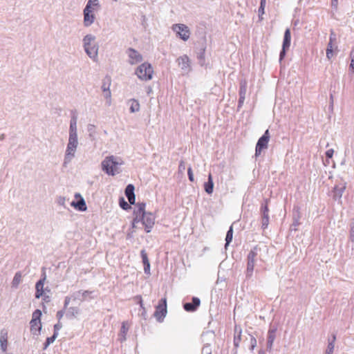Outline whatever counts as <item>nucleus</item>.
Segmentation results:
<instances>
[{"mask_svg":"<svg viewBox=\"0 0 354 354\" xmlns=\"http://www.w3.org/2000/svg\"><path fill=\"white\" fill-rule=\"evenodd\" d=\"M200 299L196 297H193L191 302H186L183 304V308L187 312H195L200 306Z\"/></svg>","mask_w":354,"mask_h":354,"instance_id":"nucleus-13","label":"nucleus"},{"mask_svg":"<svg viewBox=\"0 0 354 354\" xmlns=\"http://www.w3.org/2000/svg\"><path fill=\"white\" fill-rule=\"evenodd\" d=\"M144 271L145 274L150 273V263L144 264Z\"/></svg>","mask_w":354,"mask_h":354,"instance_id":"nucleus-57","label":"nucleus"},{"mask_svg":"<svg viewBox=\"0 0 354 354\" xmlns=\"http://www.w3.org/2000/svg\"><path fill=\"white\" fill-rule=\"evenodd\" d=\"M135 187L132 184H129L125 189L124 194L127 199H136V195L134 193Z\"/></svg>","mask_w":354,"mask_h":354,"instance_id":"nucleus-22","label":"nucleus"},{"mask_svg":"<svg viewBox=\"0 0 354 354\" xmlns=\"http://www.w3.org/2000/svg\"><path fill=\"white\" fill-rule=\"evenodd\" d=\"M204 189L207 194H212L213 192L214 183L211 174L208 176L207 181L204 183Z\"/></svg>","mask_w":354,"mask_h":354,"instance_id":"nucleus-24","label":"nucleus"},{"mask_svg":"<svg viewBox=\"0 0 354 354\" xmlns=\"http://www.w3.org/2000/svg\"><path fill=\"white\" fill-rule=\"evenodd\" d=\"M98 4V0H89L86 6H89V8L91 9V6H97Z\"/></svg>","mask_w":354,"mask_h":354,"instance_id":"nucleus-49","label":"nucleus"},{"mask_svg":"<svg viewBox=\"0 0 354 354\" xmlns=\"http://www.w3.org/2000/svg\"><path fill=\"white\" fill-rule=\"evenodd\" d=\"M291 41V32L290 28H286L284 32L283 39L282 43V48L279 53V62L285 58L286 52L289 49Z\"/></svg>","mask_w":354,"mask_h":354,"instance_id":"nucleus-9","label":"nucleus"},{"mask_svg":"<svg viewBox=\"0 0 354 354\" xmlns=\"http://www.w3.org/2000/svg\"><path fill=\"white\" fill-rule=\"evenodd\" d=\"M131 106L129 108L131 113L138 112L140 110V104L138 100L135 99L130 100Z\"/></svg>","mask_w":354,"mask_h":354,"instance_id":"nucleus-31","label":"nucleus"},{"mask_svg":"<svg viewBox=\"0 0 354 354\" xmlns=\"http://www.w3.org/2000/svg\"><path fill=\"white\" fill-rule=\"evenodd\" d=\"M270 132L269 130L267 129L263 136L260 137L257 141V143L256 145L255 148V156L257 157L261 155V151L263 149H266L268 148V144L270 140Z\"/></svg>","mask_w":354,"mask_h":354,"instance_id":"nucleus-8","label":"nucleus"},{"mask_svg":"<svg viewBox=\"0 0 354 354\" xmlns=\"http://www.w3.org/2000/svg\"><path fill=\"white\" fill-rule=\"evenodd\" d=\"M268 201H266L264 203L261 204L260 207V214L261 218V228L265 230L268 227L270 221L269 217V208H268Z\"/></svg>","mask_w":354,"mask_h":354,"instance_id":"nucleus-10","label":"nucleus"},{"mask_svg":"<svg viewBox=\"0 0 354 354\" xmlns=\"http://www.w3.org/2000/svg\"><path fill=\"white\" fill-rule=\"evenodd\" d=\"M129 57V63L131 65H134L142 61L143 57L142 55L133 48H129L126 51Z\"/></svg>","mask_w":354,"mask_h":354,"instance_id":"nucleus-11","label":"nucleus"},{"mask_svg":"<svg viewBox=\"0 0 354 354\" xmlns=\"http://www.w3.org/2000/svg\"><path fill=\"white\" fill-rule=\"evenodd\" d=\"M95 19V16L92 14L91 9L89 8V6H86L84 9V23L85 26H91Z\"/></svg>","mask_w":354,"mask_h":354,"instance_id":"nucleus-14","label":"nucleus"},{"mask_svg":"<svg viewBox=\"0 0 354 354\" xmlns=\"http://www.w3.org/2000/svg\"><path fill=\"white\" fill-rule=\"evenodd\" d=\"M300 208L297 205H295L293 207V212H292V219H297L300 220L301 218V214H300Z\"/></svg>","mask_w":354,"mask_h":354,"instance_id":"nucleus-36","label":"nucleus"},{"mask_svg":"<svg viewBox=\"0 0 354 354\" xmlns=\"http://www.w3.org/2000/svg\"><path fill=\"white\" fill-rule=\"evenodd\" d=\"M346 189L344 185H339L334 187L333 199H340L342 197V194Z\"/></svg>","mask_w":354,"mask_h":354,"instance_id":"nucleus-21","label":"nucleus"},{"mask_svg":"<svg viewBox=\"0 0 354 354\" xmlns=\"http://www.w3.org/2000/svg\"><path fill=\"white\" fill-rule=\"evenodd\" d=\"M66 309V317L69 319L75 318L80 313V310L78 307H70Z\"/></svg>","mask_w":354,"mask_h":354,"instance_id":"nucleus-19","label":"nucleus"},{"mask_svg":"<svg viewBox=\"0 0 354 354\" xmlns=\"http://www.w3.org/2000/svg\"><path fill=\"white\" fill-rule=\"evenodd\" d=\"M76 149H77L75 147H68L67 145L66 153H65V156H64V166H66L68 163H69L71 161V160L73 158V157L75 156V153Z\"/></svg>","mask_w":354,"mask_h":354,"instance_id":"nucleus-17","label":"nucleus"},{"mask_svg":"<svg viewBox=\"0 0 354 354\" xmlns=\"http://www.w3.org/2000/svg\"><path fill=\"white\" fill-rule=\"evenodd\" d=\"M265 7H266V3H260V6H259V10H258L259 18H261V16L264 14Z\"/></svg>","mask_w":354,"mask_h":354,"instance_id":"nucleus-44","label":"nucleus"},{"mask_svg":"<svg viewBox=\"0 0 354 354\" xmlns=\"http://www.w3.org/2000/svg\"><path fill=\"white\" fill-rule=\"evenodd\" d=\"M71 206L80 212H85L87 209L86 201H71Z\"/></svg>","mask_w":354,"mask_h":354,"instance_id":"nucleus-18","label":"nucleus"},{"mask_svg":"<svg viewBox=\"0 0 354 354\" xmlns=\"http://www.w3.org/2000/svg\"><path fill=\"white\" fill-rule=\"evenodd\" d=\"M21 277H22V275H21V272H17L15 273V274L13 277L12 281V288H17L18 287L19 284L21 281Z\"/></svg>","mask_w":354,"mask_h":354,"instance_id":"nucleus-30","label":"nucleus"},{"mask_svg":"<svg viewBox=\"0 0 354 354\" xmlns=\"http://www.w3.org/2000/svg\"><path fill=\"white\" fill-rule=\"evenodd\" d=\"M334 150L333 149H330L327 150L325 153L326 157L328 159L331 158L333 156Z\"/></svg>","mask_w":354,"mask_h":354,"instance_id":"nucleus-54","label":"nucleus"},{"mask_svg":"<svg viewBox=\"0 0 354 354\" xmlns=\"http://www.w3.org/2000/svg\"><path fill=\"white\" fill-rule=\"evenodd\" d=\"M178 169L180 171H183L185 169V163L183 160H181L180 162V164H179V166H178Z\"/></svg>","mask_w":354,"mask_h":354,"instance_id":"nucleus-58","label":"nucleus"},{"mask_svg":"<svg viewBox=\"0 0 354 354\" xmlns=\"http://www.w3.org/2000/svg\"><path fill=\"white\" fill-rule=\"evenodd\" d=\"M111 77L109 76H106L103 80H102V91L109 90L110 88L111 85Z\"/></svg>","mask_w":354,"mask_h":354,"instance_id":"nucleus-32","label":"nucleus"},{"mask_svg":"<svg viewBox=\"0 0 354 354\" xmlns=\"http://www.w3.org/2000/svg\"><path fill=\"white\" fill-rule=\"evenodd\" d=\"M338 0H331V6L335 10L337 9Z\"/></svg>","mask_w":354,"mask_h":354,"instance_id":"nucleus-62","label":"nucleus"},{"mask_svg":"<svg viewBox=\"0 0 354 354\" xmlns=\"http://www.w3.org/2000/svg\"><path fill=\"white\" fill-rule=\"evenodd\" d=\"M58 335L53 333V335L51 336V337H48L46 338V341L49 343V344H52L54 342V341L56 339V338L57 337Z\"/></svg>","mask_w":354,"mask_h":354,"instance_id":"nucleus-50","label":"nucleus"},{"mask_svg":"<svg viewBox=\"0 0 354 354\" xmlns=\"http://www.w3.org/2000/svg\"><path fill=\"white\" fill-rule=\"evenodd\" d=\"M212 349L209 345H205L202 348V354H211Z\"/></svg>","mask_w":354,"mask_h":354,"instance_id":"nucleus-42","label":"nucleus"},{"mask_svg":"<svg viewBox=\"0 0 354 354\" xmlns=\"http://www.w3.org/2000/svg\"><path fill=\"white\" fill-rule=\"evenodd\" d=\"M205 47H203L197 53L198 62L201 66H203L205 64Z\"/></svg>","mask_w":354,"mask_h":354,"instance_id":"nucleus-26","label":"nucleus"},{"mask_svg":"<svg viewBox=\"0 0 354 354\" xmlns=\"http://www.w3.org/2000/svg\"><path fill=\"white\" fill-rule=\"evenodd\" d=\"M334 347L335 344H332V342H328L325 354H333Z\"/></svg>","mask_w":354,"mask_h":354,"instance_id":"nucleus-40","label":"nucleus"},{"mask_svg":"<svg viewBox=\"0 0 354 354\" xmlns=\"http://www.w3.org/2000/svg\"><path fill=\"white\" fill-rule=\"evenodd\" d=\"M256 346H257V339L254 336L251 335L250 350L253 351Z\"/></svg>","mask_w":354,"mask_h":354,"instance_id":"nucleus-41","label":"nucleus"},{"mask_svg":"<svg viewBox=\"0 0 354 354\" xmlns=\"http://www.w3.org/2000/svg\"><path fill=\"white\" fill-rule=\"evenodd\" d=\"M87 131L89 133V137H93V133L95 132V126L94 124H89L87 126Z\"/></svg>","mask_w":354,"mask_h":354,"instance_id":"nucleus-39","label":"nucleus"},{"mask_svg":"<svg viewBox=\"0 0 354 354\" xmlns=\"http://www.w3.org/2000/svg\"><path fill=\"white\" fill-rule=\"evenodd\" d=\"M329 40L334 41H336V34L335 33V32L333 30H330Z\"/></svg>","mask_w":354,"mask_h":354,"instance_id":"nucleus-60","label":"nucleus"},{"mask_svg":"<svg viewBox=\"0 0 354 354\" xmlns=\"http://www.w3.org/2000/svg\"><path fill=\"white\" fill-rule=\"evenodd\" d=\"M140 256L142 258L143 265L149 263L148 256H147V254L145 250H142L140 251Z\"/></svg>","mask_w":354,"mask_h":354,"instance_id":"nucleus-38","label":"nucleus"},{"mask_svg":"<svg viewBox=\"0 0 354 354\" xmlns=\"http://www.w3.org/2000/svg\"><path fill=\"white\" fill-rule=\"evenodd\" d=\"M179 66L185 72H188L190 69L189 59L187 55H183L178 58L177 59Z\"/></svg>","mask_w":354,"mask_h":354,"instance_id":"nucleus-15","label":"nucleus"},{"mask_svg":"<svg viewBox=\"0 0 354 354\" xmlns=\"http://www.w3.org/2000/svg\"><path fill=\"white\" fill-rule=\"evenodd\" d=\"M71 298L69 297H66L64 299V309L68 308V306L70 303Z\"/></svg>","mask_w":354,"mask_h":354,"instance_id":"nucleus-59","label":"nucleus"},{"mask_svg":"<svg viewBox=\"0 0 354 354\" xmlns=\"http://www.w3.org/2000/svg\"><path fill=\"white\" fill-rule=\"evenodd\" d=\"M247 92V82L245 80H242L240 82V86H239V97H241L242 98H245V95Z\"/></svg>","mask_w":354,"mask_h":354,"instance_id":"nucleus-28","label":"nucleus"},{"mask_svg":"<svg viewBox=\"0 0 354 354\" xmlns=\"http://www.w3.org/2000/svg\"><path fill=\"white\" fill-rule=\"evenodd\" d=\"M234 332L238 333V334L237 335H235L234 337V346L235 348H238L239 346L240 342L241 341L242 330L240 326L235 325Z\"/></svg>","mask_w":354,"mask_h":354,"instance_id":"nucleus-23","label":"nucleus"},{"mask_svg":"<svg viewBox=\"0 0 354 354\" xmlns=\"http://www.w3.org/2000/svg\"><path fill=\"white\" fill-rule=\"evenodd\" d=\"M69 131H77V116L75 115L71 119Z\"/></svg>","mask_w":354,"mask_h":354,"instance_id":"nucleus-34","label":"nucleus"},{"mask_svg":"<svg viewBox=\"0 0 354 354\" xmlns=\"http://www.w3.org/2000/svg\"><path fill=\"white\" fill-rule=\"evenodd\" d=\"M122 164V161L120 158L113 156H107L102 162V169L108 175L115 176L120 173L118 166Z\"/></svg>","mask_w":354,"mask_h":354,"instance_id":"nucleus-2","label":"nucleus"},{"mask_svg":"<svg viewBox=\"0 0 354 354\" xmlns=\"http://www.w3.org/2000/svg\"><path fill=\"white\" fill-rule=\"evenodd\" d=\"M135 205L134 209H137L138 203H136V201H119L120 207L124 210L131 209V205Z\"/></svg>","mask_w":354,"mask_h":354,"instance_id":"nucleus-20","label":"nucleus"},{"mask_svg":"<svg viewBox=\"0 0 354 354\" xmlns=\"http://www.w3.org/2000/svg\"><path fill=\"white\" fill-rule=\"evenodd\" d=\"M0 346L3 352L7 351L8 347V331L5 328L0 332Z\"/></svg>","mask_w":354,"mask_h":354,"instance_id":"nucleus-16","label":"nucleus"},{"mask_svg":"<svg viewBox=\"0 0 354 354\" xmlns=\"http://www.w3.org/2000/svg\"><path fill=\"white\" fill-rule=\"evenodd\" d=\"M292 224L291 225V230H297L296 227L300 225L299 220L292 219Z\"/></svg>","mask_w":354,"mask_h":354,"instance_id":"nucleus-46","label":"nucleus"},{"mask_svg":"<svg viewBox=\"0 0 354 354\" xmlns=\"http://www.w3.org/2000/svg\"><path fill=\"white\" fill-rule=\"evenodd\" d=\"M95 37L93 35H86L84 39V48L87 55L94 59L97 55L98 47L95 44Z\"/></svg>","mask_w":354,"mask_h":354,"instance_id":"nucleus-4","label":"nucleus"},{"mask_svg":"<svg viewBox=\"0 0 354 354\" xmlns=\"http://www.w3.org/2000/svg\"><path fill=\"white\" fill-rule=\"evenodd\" d=\"M232 238H233V225H232L227 233H226V236H225V248L230 245V243L232 242Z\"/></svg>","mask_w":354,"mask_h":354,"instance_id":"nucleus-29","label":"nucleus"},{"mask_svg":"<svg viewBox=\"0 0 354 354\" xmlns=\"http://www.w3.org/2000/svg\"><path fill=\"white\" fill-rule=\"evenodd\" d=\"M93 293V291H89V290H84V291H82V299H81V301H85L86 299H93V297L91 296V295Z\"/></svg>","mask_w":354,"mask_h":354,"instance_id":"nucleus-35","label":"nucleus"},{"mask_svg":"<svg viewBox=\"0 0 354 354\" xmlns=\"http://www.w3.org/2000/svg\"><path fill=\"white\" fill-rule=\"evenodd\" d=\"M276 332H277V328L276 327H270L268 335H267V341L273 342L276 338Z\"/></svg>","mask_w":354,"mask_h":354,"instance_id":"nucleus-27","label":"nucleus"},{"mask_svg":"<svg viewBox=\"0 0 354 354\" xmlns=\"http://www.w3.org/2000/svg\"><path fill=\"white\" fill-rule=\"evenodd\" d=\"M167 313V298L163 297L159 300L158 305L156 306V310L153 316L158 322H163Z\"/></svg>","mask_w":354,"mask_h":354,"instance_id":"nucleus-7","label":"nucleus"},{"mask_svg":"<svg viewBox=\"0 0 354 354\" xmlns=\"http://www.w3.org/2000/svg\"><path fill=\"white\" fill-rule=\"evenodd\" d=\"M46 279V272H45V268H43L41 278L35 284V289L44 290V282H45Z\"/></svg>","mask_w":354,"mask_h":354,"instance_id":"nucleus-25","label":"nucleus"},{"mask_svg":"<svg viewBox=\"0 0 354 354\" xmlns=\"http://www.w3.org/2000/svg\"><path fill=\"white\" fill-rule=\"evenodd\" d=\"M134 299L138 300V304L140 305V309L145 308L143 305V301L140 295L136 296Z\"/></svg>","mask_w":354,"mask_h":354,"instance_id":"nucleus-51","label":"nucleus"},{"mask_svg":"<svg viewBox=\"0 0 354 354\" xmlns=\"http://www.w3.org/2000/svg\"><path fill=\"white\" fill-rule=\"evenodd\" d=\"M145 203H138L137 209L133 210L134 217L132 221V226L134 227L136 223L142 222L145 232L149 233L154 225V216L151 213L145 211Z\"/></svg>","mask_w":354,"mask_h":354,"instance_id":"nucleus-1","label":"nucleus"},{"mask_svg":"<svg viewBox=\"0 0 354 354\" xmlns=\"http://www.w3.org/2000/svg\"><path fill=\"white\" fill-rule=\"evenodd\" d=\"M64 313H65V309H62L61 310H59L57 314H56V317L58 319L59 322H60V319L63 317L64 315Z\"/></svg>","mask_w":354,"mask_h":354,"instance_id":"nucleus-52","label":"nucleus"},{"mask_svg":"<svg viewBox=\"0 0 354 354\" xmlns=\"http://www.w3.org/2000/svg\"><path fill=\"white\" fill-rule=\"evenodd\" d=\"M41 311L39 309H36L32 313V319L30 322V333L33 335L38 336L40 334V331L42 327L41 322Z\"/></svg>","mask_w":354,"mask_h":354,"instance_id":"nucleus-6","label":"nucleus"},{"mask_svg":"<svg viewBox=\"0 0 354 354\" xmlns=\"http://www.w3.org/2000/svg\"><path fill=\"white\" fill-rule=\"evenodd\" d=\"M174 30L178 35L179 37L183 41H187L189 38V30L184 24H176L174 26Z\"/></svg>","mask_w":354,"mask_h":354,"instance_id":"nucleus-12","label":"nucleus"},{"mask_svg":"<svg viewBox=\"0 0 354 354\" xmlns=\"http://www.w3.org/2000/svg\"><path fill=\"white\" fill-rule=\"evenodd\" d=\"M128 330H129V328H128V327L126 326L125 323L122 322V326L120 328V335L122 336V337H120L121 342L126 340V335L128 332Z\"/></svg>","mask_w":354,"mask_h":354,"instance_id":"nucleus-33","label":"nucleus"},{"mask_svg":"<svg viewBox=\"0 0 354 354\" xmlns=\"http://www.w3.org/2000/svg\"><path fill=\"white\" fill-rule=\"evenodd\" d=\"M349 70L353 73H354V60H351Z\"/></svg>","mask_w":354,"mask_h":354,"instance_id":"nucleus-64","label":"nucleus"},{"mask_svg":"<svg viewBox=\"0 0 354 354\" xmlns=\"http://www.w3.org/2000/svg\"><path fill=\"white\" fill-rule=\"evenodd\" d=\"M187 175H188V178L189 180L191 181V182H194V174H193V171H192V167H189L187 169Z\"/></svg>","mask_w":354,"mask_h":354,"instance_id":"nucleus-45","label":"nucleus"},{"mask_svg":"<svg viewBox=\"0 0 354 354\" xmlns=\"http://www.w3.org/2000/svg\"><path fill=\"white\" fill-rule=\"evenodd\" d=\"M103 94H104V97L106 99H109V98H111V93L110 88H109V90L104 91H103Z\"/></svg>","mask_w":354,"mask_h":354,"instance_id":"nucleus-56","label":"nucleus"},{"mask_svg":"<svg viewBox=\"0 0 354 354\" xmlns=\"http://www.w3.org/2000/svg\"><path fill=\"white\" fill-rule=\"evenodd\" d=\"M245 98H242L241 97H239V101H238V109H240L243 103H244Z\"/></svg>","mask_w":354,"mask_h":354,"instance_id":"nucleus-61","label":"nucleus"},{"mask_svg":"<svg viewBox=\"0 0 354 354\" xmlns=\"http://www.w3.org/2000/svg\"><path fill=\"white\" fill-rule=\"evenodd\" d=\"M68 140H77V131H69Z\"/></svg>","mask_w":354,"mask_h":354,"instance_id":"nucleus-48","label":"nucleus"},{"mask_svg":"<svg viewBox=\"0 0 354 354\" xmlns=\"http://www.w3.org/2000/svg\"><path fill=\"white\" fill-rule=\"evenodd\" d=\"M35 290H36L35 295V298L39 299L43 296L44 290H39V289H35Z\"/></svg>","mask_w":354,"mask_h":354,"instance_id":"nucleus-53","label":"nucleus"},{"mask_svg":"<svg viewBox=\"0 0 354 354\" xmlns=\"http://www.w3.org/2000/svg\"><path fill=\"white\" fill-rule=\"evenodd\" d=\"M260 250H261V248L258 245H256L248 254L247 268H246V270H245L246 279H250L253 275L255 263L257 260L258 252Z\"/></svg>","mask_w":354,"mask_h":354,"instance_id":"nucleus-3","label":"nucleus"},{"mask_svg":"<svg viewBox=\"0 0 354 354\" xmlns=\"http://www.w3.org/2000/svg\"><path fill=\"white\" fill-rule=\"evenodd\" d=\"M62 324L60 322L58 321V322L54 325V331H53V333L57 335H58V332L59 330L62 328Z\"/></svg>","mask_w":354,"mask_h":354,"instance_id":"nucleus-43","label":"nucleus"},{"mask_svg":"<svg viewBox=\"0 0 354 354\" xmlns=\"http://www.w3.org/2000/svg\"><path fill=\"white\" fill-rule=\"evenodd\" d=\"M349 226H350L349 240L352 242H354V218L351 219Z\"/></svg>","mask_w":354,"mask_h":354,"instance_id":"nucleus-37","label":"nucleus"},{"mask_svg":"<svg viewBox=\"0 0 354 354\" xmlns=\"http://www.w3.org/2000/svg\"><path fill=\"white\" fill-rule=\"evenodd\" d=\"M273 346V342H268L266 343V349L268 351H271Z\"/></svg>","mask_w":354,"mask_h":354,"instance_id":"nucleus-63","label":"nucleus"},{"mask_svg":"<svg viewBox=\"0 0 354 354\" xmlns=\"http://www.w3.org/2000/svg\"><path fill=\"white\" fill-rule=\"evenodd\" d=\"M140 311H141V313H140V315L144 319H147V314L146 308H142L140 309Z\"/></svg>","mask_w":354,"mask_h":354,"instance_id":"nucleus-55","label":"nucleus"},{"mask_svg":"<svg viewBox=\"0 0 354 354\" xmlns=\"http://www.w3.org/2000/svg\"><path fill=\"white\" fill-rule=\"evenodd\" d=\"M78 145V140H68V146L75 147L77 149Z\"/></svg>","mask_w":354,"mask_h":354,"instance_id":"nucleus-47","label":"nucleus"},{"mask_svg":"<svg viewBox=\"0 0 354 354\" xmlns=\"http://www.w3.org/2000/svg\"><path fill=\"white\" fill-rule=\"evenodd\" d=\"M153 70L151 64L144 62L140 64L136 70V75L138 77L144 81H148L152 79Z\"/></svg>","mask_w":354,"mask_h":354,"instance_id":"nucleus-5","label":"nucleus"}]
</instances>
